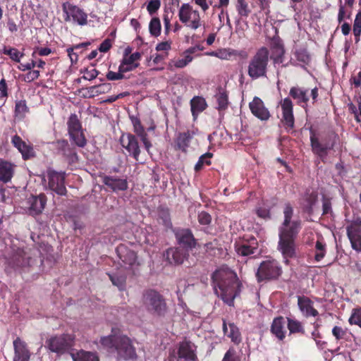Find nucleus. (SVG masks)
Instances as JSON below:
<instances>
[{"instance_id":"1","label":"nucleus","mask_w":361,"mask_h":361,"mask_svg":"<svg viewBox=\"0 0 361 361\" xmlns=\"http://www.w3.org/2000/svg\"><path fill=\"white\" fill-rule=\"evenodd\" d=\"M214 293L228 306H235V300L240 297L243 285L234 270L222 266L212 274Z\"/></svg>"},{"instance_id":"3","label":"nucleus","mask_w":361,"mask_h":361,"mask_svg":"<svg viewBox=\"0 0 361 361\" xmlns=\"http://www.w3.org/2000/svg\"><path fill=\"white\" fill-rule=\"evenodd\" d=\"M309 132L312 153L324 162L329 151L339 142L340 137L338 133L332 128L318 132L312 127L309 128Z\"/></svg>"},{"instance_id":"7","label":"nucleus","mask_w":361,"mask_h":361,"mask_svg":"<svg viewBox=\"0 0 361 361\" xmlns=\"http://www.w3.org/2000/svg\"><path fill=\"white\" fill-rule=\"evenodd\" d=\"M5 271H25L30 267L32 258L23 247L12 246L10 252L5 257Z\"/></svg>"},{"instance_id":"5","label":"nucleus","mask_w":361,"mask_h":361,"mask_svg":"<svg viewBox=\"0 0 361 361\" xmlns=\"http://www.w3.org/2000/svg\"><path fill=\"white\" fill-rule=\"evenodd\" d=\"M269 62V51L262 47L250 58L247 66V75L252 80L267 78Z\"/></svg>"},{"instance_id":"12","label":"nucleus","mask_w":361,"mask_h":361,"mask_svg":"<svg viewBox=\"0 0 361 361\" xmlns=\"http://www.w3.org/2000/svg\"><path fill=\"white\" fill-rule=\"evenodd\" d=\"M57 154L62 156L65 161L68 164H74L78 162L79 157L76 148L70 144L68 140L59 139L52 142Z\"/></svg>"},{"instance_id":"38","label":"nucleus","mask_w":361,"mask_h":361,"mask_svg":"<svg viewBox=\"0 0 361 361\" xmlns=\"http://www.w3.org/2000/svg\"><path fill=\"white\" fill-rule=\"evenodd\" d=\"M158 222L164 226L166 228H171L172 227L171 217L169 208L159 207L158 208Z\"/></svg>"},{"instance_id":"43","label":"nucleus","mask_w":361,"mask_h":361,"mask_svg":"<svg viewBox=\"0 0 361 361\" xmlns=\"http://www.w3.org/2000/svg\"><path fill=\"white\" fill-rule=\"evenodd\" d=\"M235 8L238 16L241 18H247L251 13V9L246 0H237Z\"/></svg>"},{"instance_id":"27","label":"nucleus","mask_w":361,"mask_h":361,"mask_svg":"<svg viewBox=\"0 0 361 361\" xmlns=\"http://www.w3.org/2000/svg\"><path fill=\"white\" fill-rule=\"evenodd\" d=\"M259 247L258 240L255 237H250L249 239H244L243 241L236 247L238 255L249 256L255 254Z\"/></svg>"},{"instance_id":"37","label":"nucleus","mask_w":361,"mask_h":361,"mask_svg":"<svg viewBox=\"0 0 361 361\" xmlns=\"http://www.w3.org/2000/svg\"><path fill=\"white\" fill-rule=\"evenodd\" d=\"M30 112V108L26 100H17L14 106V117L18 121L24 120L27 113Z\"/></svg>"},{"instance_id":"23","label":"nucleus","mask_w":361,"mask_h":361,"mask_svg":"<svg viewBox=\"0 0 361 361\" xmlns=\"http://www.w3.org/2000/svg\"><path fill=\"white\" fill-rule=\"evenodd\" d=\"M130 119L133 125V131L138 136L143 143L144 147H145L146 151L149 152V149L152 147V144L151 143L147 133L145 130V128L142 125L140 118L137 116H130Z\"/></svg>"},{"instance_id":"16","label":"nucleus","mask_w":361,"mask_h":361,"mask_svg":"<svg viewBox=\"0 0 361 361\" xmlns=\"http://www.w3.org/2000/svg\"><path fill=\"white\" fill-rule=\"evenodd\" d=\"M120 142L121 146L127 150L129 155L133 157L136 161H139L141 150L137 137L128 133L127 135L121 136Z\"/></svg>"},{"instance_id":"63","label":"nucleus","mask_w":361,"mask_h":361,"mask_svg":"<svg viewBox=\"0 0 361 361\" xmlns=\"http://www.w3.org/2000/svg\"><path fill=\"white\" fill-rule=\"evenodd\" d=\"M219 246V240L217 239H214L211 242L206 243L204 245L205 252L209 255H214L216 249L218 248Z\"/></svg>"},{"instance_id":"26","label":"nucleus","mask_w":361,"mask_h":361,"mask_svg":"<svg viewBox=\"0 0 361 361\" xmlns=\"http://www.w3.org/2000/svg\"><path fill=\"white\" fill-rule=\"evenodd\" d=\"M188 256L187 251L181 247H169L166 250L164 257L168 262L174 264H180L183 263Z\"/></svg>"},{"instance_id":"64","label":"nucleus","mask_w":361,"mask_h":361,"mask_svg":"<svg viewBox=\"0 0 361 361\" xmlns=\"http://www.w3.org/2000/svg\"><path fill=\"white\" fill-rule=\"evenodd\" d=\"M332 334L336 340H341L344 338L346 331L341 326H334L332 329Z\"/></svg>"},{"instance_id":"15","label":"nucleus","mask_w":361,"mask_h":361,"mask_svg":"<svg viewBox=\"0 0 361 361\" xmlns=\"http://www.w3.org/2000/svg\"><path fill=\"white\" fill-rule=\"evenodd\" d=\"M49 188L59 195H65L68 190L65 186V172H57L55 170H49L47 173Z\"/></svg>"},{"instance_id":"33","label":"nucleus","mask_w":361,"mask_h":361,"mask_svg":"<svg viewBox=\"0 0 361 361\" xmlns=\"http://www.w3.org/2000/svg\"><path fill=\"white\" fill-rule=\"evenodd\" d=\"M303 212L312 215L313 207L318 201V193L315 190H306L302 197Z\"/></svg>"},{"instance_id":"53","label":"nucleus","mask_w":361,"mask_h":361,"mask_svg":"<svg viewBox=\"0 0 361 361\" xmlns=\"http://www.w3.org/2000/svg\"><path fill=\"white\" fill-rule=\"evenodd\" d=\"M124 70L125 69L123 66H121L120 63V66L118 68V72L115 73V71H109L106 74V78L109 80V81H115V80L124 79L126 78Z\"/></svg>"},{"instance_id":"55","label":"nucleus","mask_w":361,"mask_h":361,"mask_svg":"<svg viewBox=\"0 0 361 361\" xmlns=\"http://www.w3.org/2000/svg\"><path fill=\"white\" fill-rule=\"evenodd\" d=\"M348 322L350 324L358 325L361 328V307L353 309Z\"/></svg>"},{"instance_id":"34","label":"nucleus","mask_w":361,"mask_h":361,"mask_svg":"<svg viewBox=\"0 0 361 361\" xmlns=\"http://www.w3.org/2000/svg\"><path fill=\"white\" fill-rule=\"evenodd\" d=\"M271 333L279 340H283L286 337L285 320L283 317H274L271 324Z\"/></svg>"},{"instance_id":"61","label":"nucleus","mask_w":361,"mask_h":361,"mask_svg":"<svg viewBox=\"0 0 361 361\" xmlns=\"http://www.w3.org/2000/svg\"><path fill=\"white\" fill-rule=\"evenodd\" d=\"M332 212V203L331 198L323 196L322 197V215H327Z\"/></svg>"},{"instance_id":"58","label":"nucleus","mask_w":361,"mask_h":361,"mask_svg":"<svg viewBox=\"0 0 361 361\" xmlns=\"http://www.w3.org/2000/svg\"><path fill=\"white\" fill-rule=\"evenodd\" d=\"M197 220L201 225H209L212 221V216L207 212H199Z\"/></svg>"},{"instance_id":"47","label":"nucleus","mask_w":361,"mask_h":361,"mask_svg":"<svg viewBox=\"0 0 361 361\" xmlns=\"http://www.w3.org/2000/svg\"><path fill=\"white\" fill-rule=\"evenodd\" d=\"M8 94V83L4 78H2L0 80V108L5 105Z\"/></svg>"},{"instance_id":"51","label":"nucleus","mask_w":361,"mask_h":361,"mask_svg":"<svg viewBox=\"0 0 361 361\" xmlns=\"http://www.w3.org/2000/svg\"><path fill=\"white\" fill-rule=\"evenodd\" d=\"M87 45H90V42H83L80 44H75L73 47H68L67 49V53L71 59V63H77L78 59V55L77 51H74L75 50H78V49H82L84 47H87Z\"/></svg>"},{"instance_id":"10","label":"nucleus","mask_w":361,"mask_h":361,"mask_svg":"<svg viewBox=\"0 0 361 361\" xmlns=\"http://www.w3.org/2000/svg\"><path fill=\"white\" fill-rule=\"evenodd\" d=\"M180 21L190 28L197 30L202 25L201 17L197 10H194L189 4L181 5L178 14Z\"/></svg>"},{"instance_id":"18","label":"nucleus","mask_w":361,"mask_h":361,"mask_svg":"<svg viewBox=\"0 0 361 361\" xmlns=\"http://www.w3.org/2000/svg\"><path fill=\"white\" fill-rule=\"evenodd\" d=\"M177 353L178 358L184 361H199L195 344L187 338L179 343Z\"/></svg>"},{"instance_id":"19","label":"nucleus","mask_w":361,"mask_h":361,"mask_svg":"<svg viewBox=\"0 0 361 361\" xmlns=\"http://www.w3.org/2000/svg\"><path fill=\"white\" fill-rule=\"evenodd\" d=\"M175 236L178 244L187 252L197 246V240L190 228H180L175 233Z\"/></svg>"},{"instance_id":"40","label":"nucleus","mask_w":361,"mask_h":361,"mask_svg":"<svg viewBox=\"0 0 361 361\" xmlns=\"http://www.w3.org/2000/svg\"><path fill=\"white\" fill-rule=\"evenodd\" d=\"M68 135L71 133L80 130L82 127V124L78 119L76 114H71L68 119Z\"/></svg>"},{"instance_id":"45","label":"nucleus","mask_w":361,"mask_h":361,"mask_svg":"<svg viewBox=\"0 0 361 361\" xmlns=\"http://www.w3.org/2000/svg\"><path fill=\"white\" fill-rule=\"evenodd\" d=\"M3 54L8 55L14 62L20 63L21 58L24 54L15 47H4L2 51Z\"/></svg>"},{"instance_id":"35","label":"nucleus","mask_w":361,"mask_h":361,"mask_svg":"<svg viewBox=\"0 0 361 361\" xmlns=\"http://www.w3.org/2000/svg\"><path fill=\"white\" fill-rule=\"evenodd\" d=\"M141 59V54L139 51L133 52L129 57H123L121 61V66L124 68V73L135 70L140 66L137 62Z\"/></svg>"},{"instance_id":"59","label":"nucleus","mask_w":361,"mask_h":361,"mask_svg":"<svg viewBox=\"0 0 361 361\" xmlns=\"http://www.w3.org/2000/svg\"><path fill=\"white\" fill-rule=\"evenodd\" d=\"M221 361H240V358L236 355L234 348H230L225 353Z\"/></svg>"},{"instance_id":"32","label":"nucleus","mask_w":361,"mask_h":361,"mask_svg":"<svg viewBox=\"0 0 361 361\" xmlns=\"http://www.w3.org/2000/svg\"><path fill=\"white\" fill-rule=\"evenodd\" d=\"M195 133V131L190 130L179 133L175 140V148L184 152H187L190 140Z\"/></svg>"},{"instance_id":"39","label":"nucleus","mask_w":361,"mask_h":361,"mask_svg":"<svg viewBox=\"0 0 361 361\" xmlns=\"http://www.w3.org/2000/svg\"><path fill=\"white\" fill-rule=\"evenodd\" d=\"M72 357L75 361H99L98 355L90 351L80 350Z\"/></svg>"},{"instance_id":"44","label":"nucleus","mask_w":361,"mask_h":361,"mask_svg":"<svg viewBox=\"0 0 361 361\" xmlns=\"http://www.w3.org/2000/svg\"><path fill=\"white\" fill-rule=\"evenodd\" d=\"M326 254V244L323 240H317L315 243V255L316 262H320L324 259Z\"/></svg>"},{"instance_id":"14","label":"nucleus","mask_w":361,"mask_h":361,"mask_svg":"<svg viewBox=\"0 0 361 361\" xmlns=\"http://www.w3.org/2000/svg\"><path fill=\"white\" fill-rule=\"evenodd\" d=\"M281 108L282 111V118L281 119L283 128L286 130H293L295 127V117L293 108L294 105L291 98L285 97L281 101Z\"/></svg>"},{"instance_id":"50","label":"nucleus","mask_w":361,"mask_h":361,"mask_svg":"<svg viewBox=\"0 0 361 361\" xmlns=\"http://www.w3.org/2000/svg\"><path fill=\"white\" fill-rule=\"evenodd\" d=\"M212 152H207L205 154L200 156L198 161L196 163L194 167L195 171H200L202 170L204 164H206L207 166H210L212 164L210 159L212 158Z\"/></svg>"},{"instance_id":"6","label":"nucleus","mask_w":361,"mask_h":361,"mask_svg":"<svg viewBox=\"0 0 361 361\" xmlns=\"http://www.w3.org/2000/svg\"><path fill=\"white\" fill-rule=\"evenodd\" d=\"M142 305L153 316L165 317L169 312L166 300L161 293L154 289H148L142 293Z\"/></svg>"},{"instance_id":"8","label":"nucleus","mask_w":361,"mask_h":361,"mask_svg":"<svg viewBox=\"0 0 361 361\" xmlns=\"http://www.w3.org/2000/svg\"><path fill=\"white\" fill-rule=\"evenodd\" d=\"M283 273L282 267L277 259L269 258L258 267L255 276L258 282L276 281Z\"/></svg>"},{"instance_id":"22","label":"nucleus","mask_w":361,"mask_h":361,"mask_svg":"<svg viewBox=\"0 0 361 361\" xmlns=\"http://www.w3.org/2000/svg\"><path fill=\"white\" fill-rule=\"evenodd\" d=\"M249 106L252 115L259 120L267 121L269 119L270 113L268 109L266 108L263 100L259 97H255Z\"/></svg>"},{"instance_id":"57","label":"nucleus","mask_w":361,"mask_h":361,"mask_svg":"<svg viewBox=\"0 0 361 361\" xmlns=\"http://www.w3.org/2000/svg\"><path fill=\"white\" fill-rule=\"evenodd\" d=\"M255 213L257 215L262 218V219H270L271 217V213L270 209L269 207H265V206H259V207L256 208Z\"/></svg>"},{"instance_id":"29","label":"nucleus","mask_w":361,"mask_h":361,"mask_svg":"<svg viewBox=\"0 0 361 361\" xmlns=\"http://www.w3.org/2000/svg\"><path fill=\"white\" fill-rule=\"evenodd\" d=\"M289 95L293 100L296 101V104L306 109L308 102L310 101L308 90L301 88V87L299 86H293L290 89Z\"/></svg>"},{"instance_id":"30","label":"nucleus","mask_w":361,"mask_h":361,"mask_svg":"<svg viewBox=\"0 0 361 361\" xmlns=\"http://www.w3.org/2000/svg\"><path fill=\"white\" fill-rule=\"evenodd\" d=\"M102 182L104 185H106L109 189H111L115 192L120 190H126L128 188V181L125 178L108 176V175H105L102 177Z\"/></svg>"},{"instance_id":"49","label":"nucleus","mask_w":361,"mask_h":361,"mask_svg":"<svg viewBox=\"0 0 361 361\" xmlns=\"http://www.w3.org/2000/svg\"><path fill=\"white\" fill-rule=\"evenodd\" d=\"M109 276L113 285L118 286V289L121 290L125 289L126 283V277L125 276V275H118L117 274H109Z\"/></svg>"},{"instance_id":"17","label":"nucleus","mask_w":361,"mask_h":361,"mask_svg":"<svg viewBox=\"0 0 361 361\" xmlns=\"http://www.w3.org/2000/svg\"><path fill=\"white\" fill-rule=\"evenodd\" d=\"M117 255L123 262L125 266L133 269L134 267L140 266V263L137 259V254L135 251L130 250L125 244H120L116 248Z\"/></svg>"},{"instance_id":"36","label":"nucleus","mask_w":361,"mask_h":361,"mask_svg":"<svg viewBox=\"0 0 361 361\" xmlns=\"http://www.w3.org/2000/svg\"><path fill=\"white\" fill-rule=\"evenodd\" d=\"M190 104L194 119H196L199 113L203 112L207 106L205 99L202 97H194Z\"/></svg>"},{"instance_id":"31","label":"nucleus","mask_w":361,"mask_h":361,"mask_svg":"<svg viewBox=\"0 0 361 361\" xmlns=\"http://www.w3.org/2000/svg\"><path fill=\"white\" fill-rule=\"evenodd\" d=\"M15 164L0 159V181L8 183L15 174Z\"/></svg>"},{"instance_id":"4","label":"nucleus","mask_w":361,"mask_h":361,"mask_svg":"<svg viewBox=\"0 0 361 361\" xmlns=\"http://www.w3.org/2000/svg\"><path fill=\"white\" fill-rule=\"evenodd\" d=\"M102 345L110 352H116L118 360H135L137 358L136 348L128 336L114 334L103 336L100 339Z\"/></svg>"},{"instance_id":"25","label":"nucleus","mask_w":361,"mask_h":361,"mask_svg":"<svg viewBox=\"0 0 361 361\" xmlns=\"http://www.w3.org/2000/svg\"><path fill=\"white\" fill-rule=\"evenodd\" d=\"M298 306L303 316L306 317H317L319 312L314 308V303L309 297L298 296Z\"/></svg>"},{"instance_id":"11","label":"nucleus","mask_w":361,"mask_h":361,"mask_svg":"<svg viewBox=\"0 0 361 361\" xmlns=\"http://www.w3.org/2000/svg\"><path fill=\"white\" fill-rule=\"evenodd\" d=\"M61 8L64 13L65 21H71L72 20L75 23L80 25H87V14L82 8L78 7V6L71 4L70 1L63 2Z\"/></svg>"},{"instance_id":"13","label":"nucleus","mask_w":361,"mask_h":361,"mask_svg":"<svg viewBox=\"0 0 361 361\" xmlns=\"http://www.w3.org/2000/svg\"><path fill=\"white\" fill-rule=\"evenodd\" d=\"M346 231L353 250L361 252V217H356L350 221L346 226Z\"/></svg>"},{"instance_id":"48","label":"nucleus","mask_w":361,"mask_h":361,"mask_svg":"<svg viewBox=\"0 0 361 361\" xmlns=\"http://www.w3.org/2000/svg\"><path fill=\"white\" fill-rule=\"evenodd\" d=\"M287 328L290 333H302L304 334L305 330L300 321L297 319L287 318Z\"/></svg>"},{"instance_id":"41","label":"nucleus","mask_w":361,"mask_h":361,"mask_svg":"<svg viewBox=\"0 0 361 361\" xmlns=\"http://www.w3.org/2000/svg\"><path fill=\"white\" fill-rule=\"evenodd\" d=\"M361 6V4H360ZM353 34L355 37V42L359 43L361 36V8L355 16L353 24Z\"/></svg>"},{"instance_id":"2","label":"nucleus","mask_w":361,"mask_h":361,"mask_svg":"<svg viewBox=\"0 0 361 361\" xmlns=\"http://www.w3.org/2000/svg\"><path fill=\"white\" fill-rule=\"evenodd\" d=\"M294 208L290 202L283 205V221L279 228L278 247L283 258L287 259L295 257V239L302 228V221L292 220Z\"/></svg>"},{"instance_id":"21","label":"nucleus","mask_w":361,"mask_h":361,"mask_svg":"<svg viewBox=\"0 0 361 361\" xmlns=\"http://www.w3.org/2000/svg\"><path fill=\"white\" fill-rule=\"evenodd\" d=\"M14 356L13 361H30L31 352L27 343L18 336L13 341Z\"/></svg>"},{"instance_id":"9","label":"nucleus","mask_w":361,"mask_h":361,"mask_svg":"<svg viewBox=\"0 0 361 361\" xmlns=\"http://www.w3.org/2000/svg\"><path fill=\"white\" fill-rule=\"evenodd\" d=\"M75 335L69 334V333L54 335L46 340L45 347L56 354L63 355L71 350L75 343Z\"/></svg>"},{"instance_id":"52","label":"nucleus","mask_w":361,"mask_h":361,"mask_svg":"<svg viewBox=\"0 0 361 361\" xmlns=\"http://www.w3.org/2000/svg\"><path fill=\"white\" fill-rule=\"evenodd\" d=\"M183 55V59H172L169 63V66H174L176 68H184L187 66L188 64L192 61L194 59L192 56H189L186 54Z\"/></svg>"},{"instance_id":"42","label":"nucleus","mask_w":361,"mask_h":361,"mask_svg":"<svg viewBox=\"0 0 361 361\" xmlns=\"http://www.w3.org/2000/svg\"><path fill=\"white\" fill-rule=\"evenodd\" d=\"M70 140L79 147H84L87 145V139L83 133L82 128L81 130L73 133L69 135Z\"/></svg>"},{"instance_id":"20","label":"nucleus","mask_w":361,"mask_h":361,"mask_svg":"<svg viewBox=\"0 0 361 361\" xmlns=\"http://www.w3.org/2000/svg\"><path fill=\"white\" fill-rule=\"evenodd\" d=\"M11 144L20 152L23 160L33 159L37 155L36 152L34 150L33 145L24 142L23 138L17 134L11 137Z\"/></svg>"},{"instance_id":"54","label":"nucleus","mask_w":361,"mask_h":361,"mask_svg":"<svg viewBox=\"0 0 361 361\" xmlns=\"http://www.w3.org/2000/svg\"><path fill=\"white\" fill-rule=\"evenodd\" d=\"M219 110H225L228 107V93L225 90H221L216 94Z\"/></svg>"},{"instance_id":"24","label":"nucleus","mask_w":361,"mask_h":361,"mask_svg":"<svg viewBox=\"0 0 361 361\" xmlns=\"http://www.w3.org/2000/svg\"><path fill=\"white\" fill-rule=\"evenodd\" d=\"M28 212L30 215H39L46 206L47 197L45 194L40 193L37 196H31L28 198Z\"/></svg>"},{"instance_id":"28","label":"nucleus","mask_w":361,"mask_h":361,"mask_svg":"<svg viewBox=\"0 0 361 361\" xmlns=\"http://www.w3.org/2000/svg\"><path fill=\"white\" fill-rule=\"evenodd\" d=\"M222 329L225 336L228 337L234 344L238 345L242 342L240 329L235 323L227 322L226 319H223Z\"/></svg>"},{"instance_id":"46","label":"nucleus","mask_w":361,"mask_h":361,"mask_svg":"<svg viewBox=\"0 0 361 361\" xmlns=\"http://www.w3.org/2000/svg\"><path fill=\"white\" fill-rule=\"evenodd\" d=\"M149 32L154 37H158L161 35V24L159 17H153L149 21Z\"/></svg>"},{"instance_id":"56","label":"nucleus","mask_w":361,"mask_h":361,"mask_svg":"<svg viewBox=\"0 0 361 361\" xmlns=\"http://www.w3.org/2000/svg\"><path fill=\"white\" fill-rule=\"evenodd\" d=\"M295 56L298 61L302 62L304 64H307L310 62V57L309 52L307 49H304V48L296 50L295 52Z\"/></svg>"},{"instance_id":"62","label":"nucleus","mask_w":361,"mask_h":361,"mask_svg":"<svg viewBox=\"0 0 361 361\" xmlns=\"http://www.w3.org/2000/svg\"><path fill=\"white\" fill-rule=\"evenodd\" d=\"M161 5V4L160 0H151L147 5V10L149 13L152 16V14L158 11Z\"/></svg>"},{"instance_id":"60","label":"nucleus","mask_w":361,"mask_h":361,"mask_svg":"<svg viewBox=\"0 0 361 361\" xmlns=\"http://www.w3.org/2000/svg\"><path fill=\"white\" fill-rule=\"evenodd\" d=\"M40 77V71L38 70H30L28 73L23 75V81L31 82Z\"/></svg>"}]
</instances>
